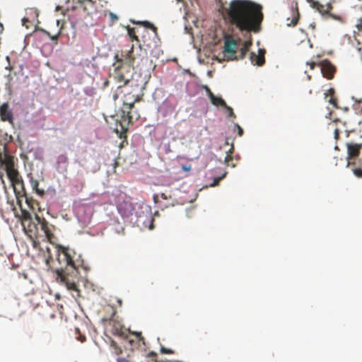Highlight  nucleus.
Listing matches in <instances>:
<instances>
[{
	"label": "nucleus",
	"instance_id": "0eeeda50",
	"mask_svg": "<svg viewBox=\"0 0 362 362\" xmlns=\"http://www.w3.org/2000/svg\"><path fill=\"white\" fill-rule=\"evenodd\" d=\"M134 107H130L127 111H124V107H121L118 112L117 115L120 117V124L122 130L124 132H127L128 126L133 123L134 121L137 120L140 117V115L137 110H133Z\"/></svg>",
	"mask_w": 362,
	"mask_h": 362
},
{
	"label": "nucleus",
	"instance_id": "a211bd4d",
	"mask_svg": "<svg viewBox=\"0 0 362 362\" xmlns=\"http://www.w3.org/2000/svg\"><path fill=\"white\" fill-rule=\"evenodd\" d=\"M264 54L265 50L262 49L258 50V54H256L255 52H251L250 60L252 63L259 66H262L265 63Z\"/></svg>",
	"mask_w": 362,
	"mask_h": 362
},
{
	"label": "nucleus",
	"instance_id": "2f4dec72",
	"mask_svg": "<svg viewBox=\"0 0 362 362\" xmlns=\"http://www.w3.org/2000/svg\"><path fill=\"white\" fill-rule=\"evenodd\" d=\"M160 352L162 354H172L174 353V351L172 349H167V348H165L163 346L160 349Z\"/></svg>",
	"mask_w": 362,
	"mask_h": 362
},
{
	"label": "nucleus",
	"instance_id": "4be33fe9",
	"mask_svg": "<svg viewBox=\"0 0 362 362\" xmlns=\"http://www.w3.org/2000/svg\"><path fill=\"white\" fill-rule=\"evenodd\" d=\"M136 23L139 24V25H142L146 28L151 29L152 30L151 33H158L157 28L149 21H139V22H136Z\"/></svg>",
	"mask_w": 362,
	"mask_h": 362
},
{
	"label": "nucleus",
	"instance_id": "5fc2aeb1",
	"mask_svg": "<svg viewBox=\"0 0 362 362\" xmlns=\"http://www.w3.org/2000/svg\"><path fill=\"white\" fill-rule=\"evenodd\" d=\"M358 1L361 2V6H361V10H362V0H358Z\"/></svg>",
	"mask_w": 362,
	"mask_h": 362
},
{
	"label": "nucleus",
	"instance_id": "3c124183",
	"mask_svg": "<svg viewBox=\"0 0 362 362\" xmlns=\"http://www.w3.org/2000/svg\"><path fill=\"white\" fill-rule=\"evenodd\" d=\"M157 198H158V195L155 194V195L153 196V199H154V200L156 201Z\"/></svg>",
	"mask_w": 362,
	"mask_h": 362
},
{
	"label": "nucleus",
	"instance_id": "ddd939ff",
	"mask_svg": "<svg viewBox=\"0 0 362 362\" xmlns=\"http://www.w3.org/2000/svg\"><path fill=\"white\" fill-rule=\"evenodd\" d=\"M144 33H145L142 35V47H146L147 48L157 47L159 42L158 33H149L146 30H145Z\"/></svg>",
	"mask_w": 362,
	"mask_h": 362
},
{
	"label": "nucleus",
	"instance_id": "f3484780",
	"mask_svg": "<svg viewBox=\"0 0 362 362\" xmlns=\"http://www.w3.org/2000/svg\"><path fill=\"white\" fill-rule=\"evenodd\" d=\"M308 2L310 4L312 8H315L319 13L322 14L327 13L332 8V6L330 4L322 5L315 0H308Z\"/></svg>",
	"mask_w": 362,
	"mask_h": 362
},
{
	"label": "nucleus",
	"instance_id": "2eb2a0df",
	"mask_svg": "<svg viewBox=\"0 0 362 362\" xmlns=\"http://www.w3.org/2000/svg\"><path fill=\"white\" fill-rule=\"evenodd\" d=\"M0 117L1 119L4 122H8L11 124L13 123V112L9 109V106L7 103H3L0 106Z\"/></svg>",
	"mask_w": 362,
	"mask_h": 362
},
{
	"label": "nucleus",
	"instance_id": "9b49d317",
	"mask_svg": "<svg viewBox=\"0 0 362 362\" xmlns=\"http://www.w3.org/2000/svg\"><path fill=\"white\" fill-rule=\"evenodd\" d=\"M117 208L118 212L123 217H129L132 214V212L134 209L132 203L127 199H123L122 201L119 199L117 204Z\"/></svg>",
	"mask_w": 362,
	"mask_h": 362
},
{
	"label": "nucleus",
	"instance_id": "423d86ee",
	"mask_svg": "<svg viewBox=\"0 0 362 362\" xmlns=\"http://www.w3.org/2000/svg\"><path fill=\"white\" fill-rule=\"evenodd\" d=\"M1 162L14 189L19 186L23 189V181L18 171L15 168L13 158L6 153Z\"/></svg>",
	"mask_w": 362,
	"mask_h": 362
},
{
	"label": "nucleus",
	"instance_id": "7c9ffc66",
	"mask_svg": "<svg viewBox=\"0 0 362 362\" xmlns=\"http://www.w3.org/2000/svg\"><path fill=\"white\" fill-rule=\"evenodd\" d=\"M226 110H227L228 112V116L230 117H235V115L234 114L233 112V110L232 109V107H229L228 105H227V107H225Z\"/></svg>",
	"mask_w": 362,
	"mask_h": 362
},
{
	"label": "nucleus",
	"instance_id": "e433bc0d",
	"mask_svg": "<svg viewBox=\"0 0 362 362\" xmlns=\"http://www.w3.org/2000/svg\"><path fill=\"white\" fill-rule=\"evenodd\" d=\"M147 356H148V357H149V358H153V360H154V361H155V362H157V361H156V356H157V354H156L155 352H153V351L150 352V353L147 355Z\"/></svg>",
	"mask_w": 362,
	"mask_h": 362
},
{
	"label": "nucleus",
	"instance_id": "bb28decb",
	"mask_svg": "<svg viewBox=\"0 0 362 362\" xmlns=\"http://www.w3.org/2000/svg\"><path fill=\"white\" fill-rule=\"evenodd\" d=\"M251 45V42H245L243 47L240 49V59H243L248 51V47Z\"/></svg>",
	"mask_w": 362,
	"mask_h": 362
},
{
	"label": "nucleus",
	"instance_id": "79ce46f5",
	"mask_svg": "<svg viewBox=\"0 0 362 362\" xmlns=\"http://www.w3.org/2000/svg\"><path fill=\"white\" fill-rule=\"evenodd\" d=\"M307 64L310 66V69H313L316 66V63L314 62H308Z\"/></svg>",
	"mask_w": 362,
	"mask_h": 362
},
{
	"label": "nucleus",
	"instance_id": "f8f14e48",
	"mask_svg": "<svg viewBox=\"0 0 362 362\" xmlns=\"http://www.w3.org/2000/svg\"><path fill=\"white\" fill-rule=\"evenodd\" d=\"M21 216H22V225L25 230V232L30 233L29 235L31 237L32 233L33 232V227L35 229H37L35 223H32V216L29 211L21 209Z\"/></svg>",
	"mask_w": 362,
	"mask_h": 362
},
{
	"label": "nucleus",
	"instance_id": "6e6552de",
	"mask_svg": "<svg viewBox=\"0 0 362 362\" xmlns=\"http://www.w3.org/2000/svg\"><path fill=\"white\" fill-rule=\"evenodd\" d=\"M236 52L237 41L231 35L226 36L223 47L224 58L227 60L238 59V57L235 56Z\"/></svg>",
	"mask_w": 362,
	"mask_h": 362
},
{
	"label": "nucleus",
	"instance_id": "473e14b6",
	"mask_svg": "<svg viewBox=\"0 0 362 362\" xmlns=\"http://www.w3.org/2000/svg\"><path fill=\"white\" fill-rule=\"evenodd\" d=\"M234 127L235 129H238V136H242L243 134V129L241 128V127L238 124H235Z\"/></svg>",
	"mask_w": 362,
	"mask_h": 362
},
{
	"label": "nucleus",
	"instance_id": "f704fd0d",
	"mask_svg": "<svg viewBox=\"0 0 362 362\" xmlns=\"http://www.w3.org/2000/svg\"><path fill=\"white\" fill-rule=\"evenodd\" d=\"M63 29V24L61 25L60 28H59V32L53 35V36H50V38L52 40H57L59 36V35L61 34V32H62V30Z\"/></svg>",
	"mask_w": 362,
	"mask_h": 362
},
{
	"label": "nucleus",
	"instance_id": "7ed1b4c3",
	"mask_svg": "<svg viewBox=\"0 0 362 362\" xmlns=\"http://www.w3.org/2000/svg\"><path fill=\"white\" fill-rule=\"evenodd\" d=\"M132 73L130 70L127 71V73L122 72V69L115 71L114 78L118 82H123V85H119L117 87V93L114 95V98L118 97V94L123 93V105L124 111L127 112L129 110L130 107H134V103L141 100L139 95V86L132 79L130 78Z\"/></svg>",
	"mask_w": 362,
	"mask_h": 362
},
{
	"label": "nucleus",
	"instance_id": "cd10ccee",
	"mask_svg": "<svg viewBox=\"0 0 362 362\" xmlns=\"http://www.w3.org/2000/svg\"><path fill=\"white\" fill-rule=\"evenodd\" d=\"M135 337V339L136 340V343H138V346H140L141 343L143 345H145V339L141 335V332H134L132 334Z\"/></svg>",
	"mask_w": 362,
	"mask_h": 362
},
{
	"label": "nucleus",
	"instance_id": "39448f33",
	"mask_svg": "<svg viewBox=\"0 0 362 362\" xmlns=\"http://www.w3.org/2000/svg\"><path fill=\"white\" fill-rule=\"evenodd\" d=\"M96 13L95 2L93 0H83L81 7L71 17V23L73 28H88L95 24L93 15Z\"/></svg>",
	"mask_w": 362,
	"mask_h": 362
},
{
	"label": "nucleus",
	"instance_id": "c9c22d12",
	"mask_svg": "<svg viewBox=\"0 0 362 362\" xmlns=\"http://www.w3.org/2000/svg\"><path fill=\"white\" fill-rule=\"evenodd\" d=\"M221 179H222V177H216V178L214 179V180L213 183H212V184H211V185H210V186H211V187H215V186H216V185L218 184L219 181H220Z\"/></svg>",
	"mask_w": 362,
	"mask_h": 362
},
{
	"label": "nucleus",
	"instance_id": "f257e3e1",
	"mask_svg": "<svg viewBox=\"0 0 362 362\" xmlns=\"http://www.w3.org/2000/svg\"><path fill=\"white\" fill-rule=\"evenodd\" d=\"M230 21L241 31L258 32L263 21L262 6L250 0H233L227 11Z\"/></svg>",
	"mask_w": 362,
	"mask_h": 362
},
{
	"label": "nucleus",
	"instance_id": "a18cd8bd",
	"mask_svg": "<svg viewBox=\"0 0 362 362\" xmlns=\"http://www.w3.org/2000/svg\"><path fill=\"white\" fill-rule=\"evenodd\" d=\"M229 160H232V157L230 155H228L226 157V162H228Z\"/></svg>",
	"mask_w": 362,
	"mask_h": 362
},
{
	"label": "nucleus",
	"instance_id": "b1692460",
	"mask_svg": "<svg viewBox=\"0 0 362 362\" xmlns=\"http://www.w3.org/2000/svg\"><path fill=\"white\" fill-rule=\"evenodd\" d=\"M127 31H128V35H129L131 41L132 42L136 41V42L139 43V39L138 36L136 35L135 29L134 28L128 27Z\"/></svg>",
	"mask_w": 362,
	"mask_h": 362
},
{
	"label": "nucleus",
	"instance_id": "72a5a7b5",
	"mask_svg": "<svg viewBox=\"0 0 362 362\" xmlns=\"http://www.w3.org/2000/svg\"><path fill=\"white\" fill-rule=\"evenodd\" d=\"M109 16H110V21L112 23L116 22L118 20V17L115 13H113L112 12H110Z\"/></svg>",
	"mask_w": 362,
	"mask_h": 362
},
{
	"label": "nucleus",
	"instance_id": "a19ab883",
	"mask_svg": "<svg viewBox=\"0 0 362 362\" xmlns=\"http://www.w3.org/2000/svg\"><path fill=\"white\" fill-rule=\"evenodd\" d=\"M160 197L164 200H167L168 198L171 199V196H168L165 193H161Z\"/></svg>",
	"mask_w": 362,
	"mask_h": 362
},
{
	"label": "nucleus",
	"instance_id": "412c9836",
	"mask_svg": "<svg viewBox=\"0 0 362 362\" xmlns=\"http://www.w3.org/2000/svg\"><path fill=\"white\" fill-rule=\"evenodd\" d=\"M30 185L32 189L40 196H42L45 194L43 189H39V182L37 180L33 179V177H30Z\"/></svg>",
	"mask_w": 362,
	"mask_h": 362
},
{
	"label": "nucleus",
	"instance_id": "864d4df0",
	"mask_svg": "<svg viewBox=\"0 0 362 362\" xmlns=\"http://www.w3.org/2000/svg\"><path fill=\"white\" fill-rule=\"evenodd\" d=\"M23 277H24L25 279H27V277H28V276H27V274H23Z\"/></svg>",
	"mask_w": 362,
	"mask_h": 362
},
{
	"label": "nucleus",
	"instance_id": "393cba45",
	"mask_svg": "<svg viewBox=\"0 0 362 362\" xmlns=\"http://www.w3.org/2000/svg\"><path fill=\"white\" fill-rule=\"evenodd\" d=\"M74 335L76 339L81 342H84L86 340V336L82 334L80 329L77 327L74 329Z\"/></svg>",
	"mask_w": 362,
	"mask_h": 362
},
{
	"label": "nucleus",
	"instance_id": "4468645a",
	"mask_svg": "<svg viewBox=\"0 0 362 362\" xmlns=\"http://www.w3.org/2000/svg\"><path fill=\"white\" fill-rule=\"evenodd\" d=\"M319 66L321 68V71L324 77L327 79H332L336 71L335 66L328 60H323Z\"/></svg>",
	"mask_w": 362,
	"mask_h": 362
},
{
	"label": "nucleus",
	"instance_id": "13d9d810",
	"mask_svg": "<svg viewBox=\"0 0 362 362\" xmlns=\"http://www.w3.org/2000/svg\"><path fill=\"white\" fill-rule=\"evenodd\" d=\"M169 204H170V205L173 206V205H174V203H173V202H171V203H170Z\"/></svg>",
	"mask_w": 362,
	"mask_h": 362
},
{
	"label": "nucleus",
	"instance_id": "4c0bfd02",
	"mask_svg": "<svg viewBox=\"0 0 362 362\" xmlns=\"http://www.w3.org/2000/svg\"><path fill=\"white\" fill-rule=\"evenodd\" d=\"M117 362H132V361L126 358L118 357L117 358Z\"/></svg>",
	"mask_w": 362,
	"mask_h": 362
},
{
	"label": "nucleus",
	"instance_id": "49530a36",
	"mask_svg": "<svg viewBox=\"0 0 362 362\" xmlns=\"http://www.w3.org/2000/svg\"><path fill=\"white\" fill-rule=\"evenodd\" d=\"M59 158H60V159H62L64 162H66V161L67 160V158H66V156H61L59 157Z\"/></svg>",
	"mask_w": 362,
	"mask_h": 362
},
{
	"label": "nucleus",
	"instance_id": "09e8293b",
	"mask_svg": "<svg viewBox=\"0 0 362 362\" xmlns=\"http://www.w3.org/2000/svg\"><path fill=\"white\" fill-rule=\"evenodd\" d=\"M117 303H118V304H119V306H122V300H121V299H117Z\"/></svg>",
	"mask_w": 362,
	"mask_h": 362
},
{
	"label": "nucleus",
	"instance_id": "6ab92c4d",
	"mask_svg": "<svg viewBox=\"0 0 362 362\" xmlns=\"http://www.w3.org/2000/svg\"><path fill=\"white\" fill-rule=\"evenodd\" d=\"M299 16L300 14L297 6L296 8H292L291 17L287 18V25L289 27L296 26L298 22Z\"/></svg>",
	"mask_w": 362,
	"mask_h": 362
},
{
	"label": "nucleus",
	"instance_id": "37998d69",
	"mask_svg": "<svg viewBox=\"0 0 362 362\" xmlns=\"http://www.w3.org/2000/svg\"><path fill=\"white\" fill-rule=\"evenodd\" d=\"M339 135V131L338 129H336L335 131H334V137H335V139H338Z\"/></svg>",
	"mask_w": 362,
	"mask_h": 362
},
{
	"label": "nucleus",
	"instance_id": "9d476101",
	"mask_svg": "<svg viewBox=\"0 0 362 362\" xmlns=\"http://www.w3.org/2000/svg\"><path fill=\"white\" fill-rule=\"evenodd\" d=\"M346 146L347 150L346 162L358 159V157L362 148V143H346Z\"/></svg>",
	"mask_w": 362,
	"mask_h": 362
},
{
	"label": "nucleus",
	"instance_id": "dca6fc26",
	"mask_svg": "<svg viewBox=\"0 0 362 362\" xmlns=\"http://www.w3.org/2000/svg\"><path fill=\"white\" fill-rule=\"evenodd\" d=\"M358 32L355 33L354 38L356 42V47L357 50L361 52V59H362V18L358 20L356 25Z\"/></svg>",
	"mask_w": 362,
	"mask_h": 362
},
{
	"label": "nucleus",
	"instance_id": "8fccbe9b",
	"mask_svg": "<svg viewBox=\"0 0 362 362\" xmlns=\"http://www.w3.org/2000/svg\"><path fill=\"white\" fill-rule=\"evenodd\" d=\"M37 244V242L35 240H33V246H34V247H36Z\"/></svg>",
	"mask_w": 362,
	"mask_h": 362
},
{
	"label": "nucleus",
	"instance_id": "bf43d9fd",
	"mask_svg": "<svg viewBox=\"0 0 362 362\" xmlns=\"http://www.w3.org/2000/svg\"><path fill=\"white\" fill-rule=\"evenodd\" d=\"M120 138H122V133L120 134V136H119Z\"/></svg>",
	"mask_w": 362,
	"mask_h": 362
},
{
	"label": "nucleus",
	"instance_id": "c85d7f7f",
	"mask_svg": "<svg viewBox=\"0 0 362 362\" xmlns=\"http://www.w3.org/2000/svg\"><path fill=\"white\" fill-rule=\"evenodd\" d=\"M353 174L358 179H362V169L350 167Z\"/></svg>",
	"mask_w": 362,
	"mask_h": 362
},
{
	"label": "nucleus",
	"instance_id": "58836bf2",
	"mask_svg": "<svg viewBox=\"0 0 362 362\" xmlns=\"http://www.w3.org/2000/svg\"><path fill=\"white\" fill-rule=\"evenodd\" d=\"M325 95H326V97H327L328 95H330V96L334 95V88H330L327 90V93Z\"/></svg>",
	"mask_w": 362,
	"mask_h": 362
},
{
	"label": "nucleus",
	"instance_id": "aec40b11",
	"mask_svg": "<svg viewBox=\"0 0 362 362\" xmlns=\"http://www.w3.org/2000/svg\"><path fill=\"white\" fill-rule=\"evenodd\" d=\"M208 93H209V97L211 100V102L213 105H214L216 106H222L223 107H227V104L226 103L224 100L220 97H217V96L214 95L213 94V93L211 92V90L209 89H208Z\"/></svg>",
	"mask_w": 362,
	"mask_h": 362
},
{
	"label": "nucleus",
	"instance_id": "f03ea898",
	"mask_svg": "<svg viewBox=\"0 0 362 362\" xmlns=\"http://www.w3.org/2000/svg\"><path fill=\"white\" fill-rule=\"evenodd\" d=\"M57 261L64 265V269L56 270V279L64 284L69 290L78 291L76 280L78 278V267H82L81 255L74 249L63 245L57 246Z\"/></svg>",
	"mask_w": 362,
	"mask_h": 362
},
{
	"label": "nucleus",
	"instance_id": "de8ad7c7",
	"mask_svg": "<svg viewBox=\"0 0 362 362\" xmlns=\"http://www.w3.org/2000/svg\"><path fill=\"white\" fill-rule=\"evenodd\" d=\"M129 341L130 344H131L132 346H134V339H129Z\"/></svg>",
	"mask_w": 362,
	"mask_h": 362
},
{
	"label": "nucleus",
	"instance_id": "5701e85b",
	"mask_svg": "<svg viewBox=\"0 0 362 362\" xmlns=\"http://www.w3.org/2000/svg\"><path fill=\"white\" fill-rule=\"evenodd\" d=\"M346 167H354L362 169V158L356 160H349L346 162Z\"/></svg>",
	"mask_w": 362,
	"mask_h": 362
},
{
	"label": "nucleus",
	"instance_id": "6e6d98bb",
	"mask_svg": "<svg viewBox=\"0 0 362 362\" xmlns=\"http://www.w3.org/2000/svg\"><path fill=\"white\" fill-rule=\"evenodd\" d=\"M57 25H59V23H60V21H59V20H57Z\"/></svg>",
	"mask_w": 362,
	"mask_h": 362
},
{
	"label": "nucleus",
	"instance_id": "20e7f679",
	"mask_svg": "<svg viewBox=\"0 0 362 362\" xmlns=\"http://www.w3.org/2000/svg\"><path fill=\"white\" fill-rule=\"evenodd\" d=\"M115 58L122 63V66H118L115 71L122 69V72L124 73L127 68H141L148 61V53L146 49L139 43L137 46L132 45L130 49L122 50L120 54H116Z\"/></svg>",
	"mask_w": 362,
	"mask_h": 362
},
{
	"label": "nucleus",
	"instance_id": "c756f323",
	"mask_svg": "<svg viewBox=\"0 0 362 362\" xmlns=\"http://www.w3.org/2000/svg\"><path fill=\"white\" fill-rule=\"evenodd\" d=\"M337 98H335L334 95L330 96V98L328 100V102L332 104L335 108H337Z\"/></svg>",
	"mask_w": 362,
	"mask_h": 362
},
{
	"label": "nucleus",
	"instance_id": "a878e982",
	"mask_svg": "<svg viewBox=\"0 0 362 362\" xmlns=\"http://www.w3.org/2000/svg\"><path fill=\"white\" fill-rule=\"evenodd\" d=\"M110 346L112 349V351L115 355H119L120 354H122V350L121 347H119L115 341H111Z\"/></svg>",
	"mask_w": 362,
	"mask_h": 362
},
{
	"label": "nucleus",
	"instance_id": "1a4fd4ad",
	"mask_svg": "<svg viewBox=\"0 0 362 362\" xmlns=\"http://www.w3.org/2000/svg\"><path fill=\"white\" fill-rule=\"evenodd\" d=\"M35 219L37 221V223L40 225V229L44 232L47 239L49 242H52V239L54 238L52 230L53 226L50 225L45 218H41L37 214L35 215Z\"/></svg>",
	"mask_w": 362,
	"mask_h": 362
},
{
	"label": "nucleus",
	"instance_id": "c03bdc74",
	"mask_svg": "<svg viewBox=\"0 0 362 362\" xmlns=\"http://www.w3.org/2000/svg\"><path fill=\"white\" fill-rule=\"evenodd\" d=\"M3 32H4V25H3V24L0 22V36H1V35H2Z\"/></svg>",
	"mask_w": 362,
	"mask_h": 362
},
{
	"label": "nucleus",
	"instance_id": "4d7b16f0",
	"mask_svg": "<svg viewBox=\"0 0 362 362\" xmlns=\"http://www.w3.org/2000/svg\"><path fill=\"white\" fill-rule=\"evenodd\" d=\"M59 8H60V7H59V6H57L56 7V10H59Z\"/></svg>",
	"mask_w": 362,
	"mask_h": 362
},
{
	"label": "nucleus",
	"instance_id": "ea45409f",
	"mask_svg": "<svg viewBox=\"0 0 362 362\" xmlns=\"http://www.w3.org/2000/svg\"><path fill=\"white\" fill-rule=\"evenodd\" d=\"M182 169L185 171H189L191 170V165H183L182 166Z\"/></svg>",
	"mask_w": 362,
	"mask_h": 362
},
{
	"label": "nucleus",
	"instance_id": "603ef678",
	"mask_svg": "<svg viewBox=\"0 0 362 362\" xmlns=\"http://www.w3.org/2000/svg\"><path fill=\"white\" fill-rule=\"evenodd\" d=\"M26 202H27V204H28V205H30V202H29V200H28V198L26 199Z\"/></svg>",
	"mask_w": 362,
	"mask_h": 362
}]
</instances>
